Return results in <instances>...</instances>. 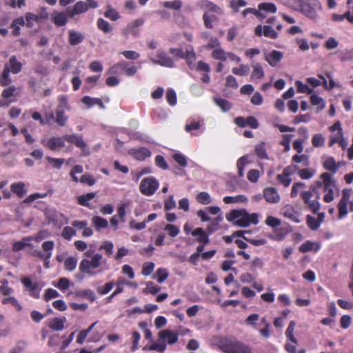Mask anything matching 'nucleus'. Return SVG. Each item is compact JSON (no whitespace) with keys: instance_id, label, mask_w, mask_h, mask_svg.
<instances>
[{"instance_id":"1","label":"nucleus","mask_w":353,"mask_h":353,"mask_svg":"<svg viewBox=\"0 0 353 353\" xmlns=\"http://www.w3.org/2000/svg\"><path fill=\"white\" fill-rule=\"evenodd\" d=\"M215 343L223 353H252L250 345L232 335L216 336Z\"/></svg>"},{"instance_id":"2","label":"nucleus","mask_w":353,"mask_h":353,"mask_svg":"<svg viewBox=\"0 0 353 353\" xmlns=\"http://www.w3.org/2000/svg\"><path fill=\"white\" fill-rule=\"evenodd\" d=\"M225 218L228 221L233 222L234 225L242 228L248 227L250 224L256 225L259 223L258 214H249L245 208L232 210L226 214Z\"/></svg>"},{"instance_id":"3","label":"nucleus","mask_w":353,"mask_h":353,"mask_svg":"<svg viewBox=\"0 0 353 353\" xmlns=\"http://www.w3.org/2000/svg\"><path fill=\"white\" fill-rule=\"evenodd\" d=\"M105 263L106 260L103 259V255L95 253L90 259H83L79 263V270L81 274L93 276L104 270L101 265Z\"/></svg>"},{"instance_id":"4","label":"nucleus","mask_w":353,"mask_h":353,"mask_svg":"<svg viewBox=\"0 0 353 353\" xmlns=\"http://www.w3.org/2000/svg\"><path fill=\"white\" fill-rule=\"evenodd\" d=\"M320 179L323 181V191L325 194L323 196L324 202L328 203L332 202L334 199V191L339 194V189L337 187L336 180L329 172H323L321 174Z\"/></svg>"},{"instance_id":"5","label":"nucleus","mask_w":353,"mask_h":353,"mask_svg":"<svg viewBox=\"0 0 353 353\" xmlns=\"http://www.w3.org/2000/svg\"><path fill=\"white\" fill-rule=\"evenodd\" d=\"M98 6L97 1L94 0L79 1L72 8H68L66 13L69 17L72 18L75 15L86 12L90 8L95 9Z\"/></svg>"},{"instance_id":"6","label":"nucleus","mask_w":353,"mask_h":353,"mask_svg":"<svg viewBox=\"0 0 353 353\" xmlns=\"http://www.w3.org/2000/svg\"><path fill=\"white\" fill-rule=\"evenodd\" d=\"M58 101L59 105L55 111L56 122L60 126H64L68 120V117L65 115V112L70 109L68 97L65 95H61Z\"/></svg>"},{"instance_id":"7","label":"nucleus","mask_w":353,"mask_h":353,"mask_svg":"<svg viewBox=\"0 0 353 353\" xmlns=\"http://www.w3.org/2000/svg\"><path fill=\"white\" fill-rule=\"evenodd\" d=\"M159 186V181L154 176L144 178L140 183L139 190L145 196H152Z\"/></svg>"},{"instance_id":"8","label":"nucleus","mask_w":353,"mask_h":353,"mask_svg":"<svg viewBox=\"0 0 353 353\" xmlns=\"http://www.w3.org/2000/svg\"><path fill=\"white\" fill-rule=\"evenodd\" d=\"M312 196L313 193L311 190L302 191L301 192V197L308 210L315 214L319 210L321 205L318 201L319 196H316V199L312 200Z\"/></svg>"},{"instance_id":"9","label":"nucleus","mask_w":353,"mask_h":353,"mask_svg":"<svg viewBox=\"0 0 353 353\" xmlns=\"http://www.w3.org/2000/svg\"><path fill=\"white\" fill-rule=\"evenodd\" d=\"M63 139L70 143L74 144L77 148H81L83 156H88L90 154V149L87 147V144L83 141L81 136L75 134H65Z\"/></svg>"},{"instance_id":"10","label":"nucleus","mask_w":353,"mask_h":353,"mask_svg":"<svg viewBox=\"0 0 353 353\" xmlns=\"http://www.w3.org/2000/svg\"><path fill=\"white\" fill-rule=\"evenodd\" d=\"M65 139L62 137H52L48 140H42L41 144L52 151H58L65 146Z\"/></svg>"},{"instance_id":"11","label":"nucleus","mask_w":353,"mask_h":353,"mask_svg":"<svg viewBox=\"0 0 353 353\" xmlns=\"http://www.w3.org/2000/svg\"><path fill=\"white\" fill-rule=\"evenodd\" d=\"M197 6L205 12L208 13H214L217 15L223 14V9L213 2L208 0H201L197 2Z\"/></svg>"},{"instance_id":"12","label":"nucleus","mask_w":353,"mask_h":353,"mask_svg":"<svg viewBox=\"0 0 353 353\" xmlns=\"http://www.w3.org/2000/svg\"><path fill=\"white\" fill-rule=\"evenodd\" d=\"M156 57L157 59H152V61L157 64L167 68H174L175 66L174 60L162 50L157 52Z\"/></svg>"},{"instance_id":"13","label":"nucleus","mask_w":353,"mask_h":353,"mask_svg":"<svg viewBox=\"0 0 353 353\" xmlns=\"http://www.w3.org/2000/svg\"><path fill=\"white\" fill-rule=\"evenodd\" d=\"M128 153L136 160L139 161H144L152 154L151 151L146 147H140L138 148H131L128 150Z\"/></svg>"},{"instance_id":"14","label":"nucleus","mask_w":353,"mask_h":353,"mask_svg":"<svg viewBox=\"0 0 353 353\" xmlns=\"http://www.w3.org/2000/svg\"><path fill=\"white\" fill-rule=\"evenodd\" d=\"M254 34L257 37L264 35L265 37L276 39L278 37V32L270 26L258 25L254 30Z\"/></svg>"},{"instance_id":"15","label":"nucleus","mask_w":353,"mask_h":353,"mask_svg":"<svg viewBox=\"0 0 353 353\" xmlns=\"http://www.w3.org/2000/svg\"><path fill=\"white\" fill-rule=\"evenodd\" d=\"M293 173V168L291 165L285 167L281 174H279L276 176L278 181L282 184L284 187H288L291 182L292 178L290 177Z\"/></svg>"},{"instance_id":"16","label":"nucleus","mask_w":353,"mask_h":353,"mask_svg":"<svg viewBox=\"0 0 353 353\" xmlns=\"http://www.w3.org/2000/svg\"><path fill=\"white\" fill-rule=\"evenodd\" d=\"M159 338L160 341H167L168 344L173 345L178 341V334L174 332L165 329L159 332Z\"/></svg>"},{"instance_id":"17","label":"nucleus","mask_w":353,"mask_h":353,"mask_svg":"<svg viewBox=\"0 0 353 353\" xmlns=\"http://www.w3.org/2000/svg\"><path fill=\"white\" fill-rule=\"evenodd\" d=\"M42 251L37 252V257L39 258L41 261L46 257H51L52 254V250L54 248V243L53 241H44L41 245Z\"/></svg>"},{"instance_id":"18","label":"nucleus","mask_w":353,"mask_h":353,"mask_svg":"<svg viewBox=\"0 0 353 353\" xmlns=\"http://www.w3.org/2000/svg\"><path fill=\"white\" fill-rule=\"evenodd\" d=\"M265 201L271 203H276L280 201V196L276 189L273 187L266 188L263 190Z\"/></svg>"},{"instance_id":"19","label":"nucleus","mask_w":353,"mask_h":353,"mask_svg":"<svg viewBox=\"0 0 353 353\" xmlns=\"http://www.w3.org/2000/svg\"><path fill=\"white\" fill-rule=\"evenodd\" d=\"M283 57V54L281 52L274 50L269 54L265 55V59L272 67H275Z\"/></svg>"},{"instance_id":"20","label":"nucleus","mask_w":353,"mask_h":353,"mask_svg":"<svg viewBox=\"0 0 353 353\" xmlns=\"http://www.w3.org/2000/svg\"><path fill=\"white\" fill-rule=\"evenodd\" d=\"M323 167L325 170L334 174L340 168V162L336 163L334 157H330L323 163Z\"/></svg>"},{"instance_id":"21","label":"nucleus","mask_w":353,"mask_h":353,"mask_svg":"<svg viewBox=\"0 0 353 353\" xmlns=\"http://www.w3.org/2000/svg\"><path fill=\"white\" fill-rule=\"evenodd\" d=\"M300 9L301 12L308 18L315 19L317 16L316 10L308 3L301 1Z\"/></svg>"},{"instance_id":"22","label":"nucleus","mask_w":353,"mask_h":353,"mask_svg":"<svg viewBox=\"0 0 353 353\" xmlns=\"http://www.w3.org/2000/svg\"><path fill=\"white\" fill-rule=\"evenodd\" d=\"M192 235L194 236H198L196 241L199 243L208 244L210 242L209 234L203 230L201 228H196L192 231Z\"/></svg>"},{"instance_id":"23","label":"nucleus","mask_w":353,"mask_h":353,"mask_svg":"<svg viewBox=\"0 0 353 353\" xmlns=\"http://www.w3.org/2000/svg\"><path fill=\"white\" fill-rule=\"evenodd\" d=\"M85 39V36L75 30H71L68 31V41L71 46H77L80 44Z\"/></svg>"},{"instance_id":"24","label":"nucleus","mask_w":353,"mask_h":353,"mask_svg":"<svg viewBox=\"0 0 353 353\" xmlns=\"http://www.w3.org/2000/svg\"><path fill=\"white\" fill-rule=\"evenodd\" d=\"M67 15L63 12H54L52 14V21L58 27L63 26L68 22Z\"/></svg>"},{"instance_id":"25","label":"nucleus","mask_w":353,"mask_h":353,"mask_svg":"<svg viewBox=\"0 0 353 353\" xmlns=\"http://www.w3.org/2000/svg\"><path fill=\"white\" fill-rule=\"evenodd\" d=\"M10 190L19 198H23L27 192L25 188V183L23 182H16L12 183L10 185Z\"/></svg>"},{"instance_id":"26","label":"nucleus","mask_w":353,"mask_h":353,"mask_svg":"<svg viewBox=\"0 0 353 353\" xmlns=\"http://www.w3.org/2000/svg\"><path fill=\"white\" fill-rule=\"evenodd\" d=\"M288 233V230L285 228H279L274 230L273 234H268L267 236L272 240L276 241H283Z\"/></svg>"},{"instance_id":"27","label":"nucleus","mask_w":353,"mask_h":353,"mask_svg":"<svg viewBox=\"0 0 353 353\" xmlns=\"http://www.w3.org/2000/svg\"><path fill=\"white\" fill-rule=\"evenodd\" d=\"M216 14L214 13H208V12H205L203 15V19L204 22L205 26L208 29H212L213 28V23L218 22L219 18Z\"/></svg>"},{"instance_id":"28","label":"nucleus","mask_w":353,"mask_h":353,"mask_svg":"<svg viewBox=\"0 0 353 353\" xmlns=\"http://www.w3.org/2000/svg\"><path fill=\"white\" fill-rule=\"evenodd\" d=\"M47 219L49 223H52L54 225H62V220H65V216L63 214L53 211L50 212L48 216Z\"/></svg>"},{"instance_id":"29","label":"nucleus","mask_w":353,"mask_h":353,"mask_svg":"<svg viewBox=\"0 0 353 353\" xmlns=\"http://www.w3.org/2000/svg\"><path fill=\"white\" fill-rule=\"evenodd\" d=\"M8 65L10 68V72L13 74L19 73L21 71L23 67L22 63L17 60L16 56L14 55L10 58Z\"/></svg>"},{"instance_id":"30","label":"nucleus","mask_w":353,"mask_h":353,"mask_svg":"<svg viewBox=\"0 0 353 353\" xmlns=\"http://www.w3.org/2000/svg\"><path fill=\"white\" fill-rule=\"evenodd\" d=\"M10 68L8 63L4 65L2 73L0 74V85L3 87L8 86L12 83V79L10 77Z\"/></svg>"},{"instance_id":"31","label":"nucleus","mask_w":353,"mask_h":353,"mask_svg":"<svg viewBox=\"0 0 353 353\" xmlns=\"http://www.w3.org/2000/svg\"><path fill=\"white\" fill-rule=\"evenodd\" d=\"M65 321V317H55L49 322L48 326L52 330L61 331L64 328V323Z\"/></svg>"},{"instance_id":"32","label":"nucleus","mask_w":353,"mask_h":353,"mask_svg":"<svg viewBox=\"0 0 353 353\" xmlns=\"http://www.w3.org/2000/svg\"><path fill=\"white\" fill-rule=\"evenodd\" d=\"M81 101L88 108H91L94 105H99L102 109L105 108L103 103L100 98H92L89 96H84L81 99Z\"/></svg>"},{"instance_id":"33","label":"nucleus","mask_w":353,"mask_h":353,"mask_svg":"<svg viewBox=\"0 0 353 353\" xmlns=\"http://www.w3.org/2000/svg\"><path fill=\"white\" fill-rule=\"evenodd\" d=\"M252 72L251 74V79L252 80L261 79L264 77V71L259 63H254L252 64Z\"/></svg>"},{"instance_id":"34","label":"nucleus","mask_w":353,"mask_h":353,"mask_svg":"<svg viewBox=\"0 0 353 353\" xmlns=\"http://www.w3.org/2000/svg\"><path fill=\"white\" fill-rule=\"evenodd\" d=\"M96 195V192H89L85 194L80 195L77 197V203L80 205L90 208L89 201L93 199Z\"/></svg>"},{"instance_id":"35","label":"nucleus","mask_w":353,"mask_h":353,"mask_svg":"<svg viewBox=\"0 0 353 353\" xmlns=\"http://www.w3.org/2000/svg\"><path fill=\"white\" fill-rule=\"evenodd\" d=\"M92 223L97 231H100L101 229L106 228L108 225V221L99 216H94L92 218Z\"/></svg>"},{"instance_id":"36","label":"nucleus","mask_w":353,"mask_h":353,"mask_svg":"<svg viewBox=\"0 0 353 353\" xmlns=\"http://www.w3.org/2000/svg\"><path fill=\"white\" fill-rule=\"evenodd\" d=\"M213 101L216 105H218L223 112H228L232 108V104L227 99H223L219 97H214Z\"/></svg>"},{"instance_id":"37","label":"nucleus","mask_w":353,"mask_h":353,"mask_svg":"<svg viewBox=\"0 0 353 353\" xmlns=\"http://www.w3.org/2000/svg\"><path fill=\"white\" fill-rule=\"evenodd\" d=\"M295 321H291L288 325V327L285 331V336L288 338V340H290L291 342H292L294 344L297 343V340L294 336V331L295 328Z\"/></svg>"},{"instance_id":"38","label":"nucleus","mask_w":353,"mask_h":353,"mask_svg":"<svg viewBox=\"0 0 353 353\" xmlns=\"http://www.w3.org/2000/svg\"><path fill=\"white\" fill-rule=\"evenodd\" d=\"M49 236V232L46 230H40L34 236H26L25 240L30 241H34L36 242H40L43 239H46Z\"/></svg>"},{"instance_id":"39","label":"nucleus","mask_w":353,"mask_h":353,"mask_svg":"<svg viewBox=\"0 0 353 353\" xmlns=\"http://www.w3.org/2000/svg\"><path fill=\"white\" fill-rule=\"evenodd\" d=\"M166 349V345L165 341L161 343H155L150 345L149 346H145L143 347L144 350H150V351H157L161 353H163Z\"/></svg>"},{"instance_id":"40","label":"nucleus","mask_w":353,"mask_h":353,"mask_svg":"<svg viewBox=\"0 0 353 353\" xmlns=\"http://www.w3.org/2000/svg\"><path fill=\"white\" fill-rule=\"evenodd\" d=\"M26 239V236L22 238L21 241L14 242L12 245V251L18 252L23 250L26 247L32 246V244L28 243L30 241L25 240Z\"/></svg>"},{"instance_id":"41","label":"nucleus","mask_w":353,"mask_h":353,"mask_svg":"<svg viewBox=\"0 0 353 353\" xmlns=\"http://www.w3.org/2000/svg\"><path fill=\"white\" fill-rule=\"evenodd\" d=\"M77 265V259L74 256L68 257L64 261V268L66 271L72 272L74 271Z\"/></svg>"},{"instance_id":"42","label":"nucleus","mask_w":353,"mask_h":353,"mask_svg":"<svg viewBox=\"0 0 353 353\" xmlns=\"http://www.w3.org/2000/svg\"><path fill=\"white\" fill-rule=\"evenodd\" d=\"M254 151H255V153H256V156L259 158H260L261 159H268V154L266 152V149H265V143L264 142H261V143L257 144L255 146Z\"/></svg>"},{"instance_id":"43","label":"nucleus","mask_w":353,"mask_h":353,"mask_svg":"<svg viewBox=\"0 0 353 353\" xmlns=\"http://www.w3.org/2000/svg\"><path fill=\"white\" fill-rule=\"evenodd\" d=\"M97 26V28L104 33H109L112 30V27L110 24L102 18L98 19Z\"/></svg>"},{"instance_id":"44","label":"nucleus","mask_w":353,"mask_h":353,"mask_svg":"<svg viewBox=\"0 0 353 353\" xmlns=\"http://www.w3.org/2000/svg\"><path fill=\"white\" fill-rule=\"evenodd\" d=\"M114 244L112 241H105L99 246V250H103L107 256H110L113 253Z\"/></svg>"},{"instance_id":"45","label":"nucleus","mask_w":353,"mask_h":353,"mask_svg":"<svg viewBox=\"0 0 353 353\" xmlns=\"http://www.w3.org/2000/svg\"><path fill=\"white\" fill-rule=\"evenodd\" d=\"M196 200L202 205H208L212 202L210 194L206 192L199 193L196 196Z\"/></svg>"},{"instance_id":"46","label":"nucleus","mask_w":353,"mask_h":353,"mask_svg":"<svg viewBox=\"0 0 353 353\" xmlns=\"http://www.w3.org/2000/svg\"><path fill=\"white\" fill-rule=\"evenodd\" d=\"M297 173L301 179H309L314 176L315 170L312 168H303L299 169Z\"/></svg>"},{"instance_id":"47","label":"nucleus","mask_w":353,"mask_h":353,"mask_svg":"<svg viewBox=\"0 0 353 353\" xmlns=\"http://www.w3.org/2000/svg\"><path fill=\"white\" fill-rule=\"evenodd\" d=\"M258 11L275 13L277 10L276 6L272 3H261L258 6Z\"/></svg>"},{"instance_id":"48","label":"nucleus","mask_w":353,"mask_h":353,"mask_svg":"<svg viewBox=\"0 0 353 353\" xmlns=\"http://www.w3.org/2000/svg\"><path fill=\"white\" fill-rule=\"evenodd\" d=\"M349 201H343V200H341L339 201L338 205H337V208H338V210H339V219H342L343 218L344 216H345L347 213H348V211H347V203Z\"/></svg>"},{"instance_id":"49","label":"nucleus","mask_w":353,"mask_h":353,"mask_svg":"<svg viewBox=\"0 0 353 353\" xmlns=\"http://www.w3.org/2000/svg\"><path fill=\"white\" fill-rule=\"evenodd\" d=\"M2 303L3 305L12 304L17 311L20 312L22 310V306L19 303L18 300L14 296H9L3 299Z\"/></svg>"},{"instance_id":"50","label":"nucleus","mask_w":353,"mask_h":353,"mask_svg":"<svg viewBox=\"0 0 353 353\" xmlns=\"http://www.w3.org/2000/svg\"><path fill=\"white\" fill-rule=\"evenodd\" d=\"M228 52H225L222 48H219L214 50L212 52V57L214 59L225 61L227 60Z\"/></svg>"},{"instance_id":"51","label":"nucleus","mask_w":353,"mask_h":353,"mask_svg":"<svg viewBox=\"0 0 353 353\" xmlns=\"http://www.w3.org/2000/svg\"><path fill=\"white\" fill-rule=\"evenodd\" d=\"M123 68H125V61H121L113 65L108 71V74H119L122 72H124Z\"/></svg>"},{"instance_id":"52","label":"nucleus","mask_w":353,"mask_h":353,"mask_svg":"<svg viewBox=\"0 0 353 353\" xmlns=\"http://www.w3.org/2000/svg\"><path fill=\"white\" fill-rule=\"evenodd\" d=\"M310 103L313 105L319 106V110H323L325 108L323 99L316 94H313L310 96Z\"/></svg>"},{"instance_id":"53","label":"nucleus","mask_w":353,"mask_h":353,"mask_svg":"<svg viewBox=\"0 0 353 353\" xmlns=\"http://www.w3.org/2000/svg\"><path fill=\"white\" fill-rule=\"evenodd\" d=\"M232 72L235 75L246 76L250 72V68L247 65L241 64L238 68H233Z\"/></svg>"},{"instance_id":"54","label":"nucleus","mask_w":353,"mask_h":353,"mask_svg":"<svg viewBox=\"0 0 353 353\" xmlns=\"http://www.w3.org/2000/svg\"><path fill=\"white\" fill-rule=\"evenodd\" d=\"M79 182L83 184H87L89 186H92L95 184L96 179L92 174L85 173L81 176Z\"/></svg>"},{"instance_id":"55","label":"nucleus","mask_w":353,"mask_h":353,"mask_svg":"<svg viewBox=\"0 0 353 353\" xmlns=\"http://www.w3.org/2000/svg\"><path fill=\"white\" fill-rule=\"evenodd\" d=\"M161 290V288L155 285L153 282L149 281L146 284V288L143 289V293H150L152 294H156Z\"/></svg>"},{"instance_id":"56","label":"nucleus","mask_w":353,"mask_h":353,"mask_svg":"<svg viewBox=\"0 0 353 353\" xmlns=\"http://www.w3.org/2000/svg\"><path fill=\"white\" fill-rule=\"evenodd\" d=\"M306 223L307 226L312 230H316L320 227L319 221L311 215H307Z\"/></svg>"},{"instance_id":"57","label":"nucleus","mask_w":353,"mask_h":353,"mask_svg":"<svg viewBox=\"0 0 353 353\" xmlns=\"http://www.w3.org/2000/svg\"><path fill=\"white\" fill-rule=\"evenodd\" d=\"M173 159L181 167H185L188 164L186 157L180 152H176L172 155Z\"/></svg>"},{"instance_id":"58","label":"nucleus","mask_w":353,"mask_h":353,"mask_svg":"<svg viewBox=\"0 0 353 353\" xmlns=\"http://www.w3.org/2000/svg\"><path fill=\"white\" fill-rule=\"evenodd\" d=\"M183 59H185L186 60V63L188 65V66L190 68H193V63L195 61V59H196V54H195V52H194L193 49H192L191 50H186L185 54H184V58Z\"/></svg>"},{"instance_id":"59","label":"nucleus","mask_w":353,"mask_h":353,"mask_svg":"<svg viewBox=\"0 0 353 353\" xmlns=\"http://www.w3.org/2000/svg\"><path fill=\"white\" fill-rule=\"evenodd\" d=\"M25 19L26 21V26L28 28H32L34 26V22L39 23L36 14L32 12H26L25 14Z\"/></svg>"},{"instance_id":"60","label":"nucleus","mask_w":353,"mask_h":353,"mask_svg":"<svg viewBox=\"0 0 353 353\" xmlns=\"http://www.w3.org/2000/svg\"><path fill=\"white\" fill-rule=\"evenodd\" d=\"M155 276L157 277V282L159 283H162L168 277V272L165 268H159L155 273Z\"/></svg>"},{"instance_id":"61","label":"nucleus","mask_w":353,"mask_h":353,"mask_svg":"<svg viewBox=\"0 0 353 353\" xmlns=\"http://www.w3.org/2000/svg\"><path fill=\"white\" fill-rule=\"evenodd\" d=\"M297 92L299 93H307L311 94L313 92V89L310 88L307 84H304L301 81H296L295 82Z\"/></svg>"},{"instance_id":"62","label":"nucleus","mask_w":353,"mask_h":353,"mask_svg":"<svg viewBox=\"0 0 353 353\" xmlns=\"http://www.w3.org/2000/svg\"><path fill=\"white\" fill-rule=\"evenodd\" d=\"M164 230L172 238L176 237L180 232L179 228L172 224H167L164 228Z\"/></svg>"},{"instance_id":"63","label":"nucleus","mask_w":353,"mask_h":353,"mask_svg":"<svg viewBox=\"0 0 353 353\" xmlns=\"http://www.w3.org/2000/svg\"><path fill=\"white\" fill-rule=\"evenodd\" d=\"M312 144L315 148L322 147L325 144V138L321 134H315L312 137Z\"/></svg>"},{"instance_id":"64","label":"nucleus","mask_w":353,"mask_h":353,"mask_svg":"<svg viewBox=\"0 0 353 353\" xmlns=\"http://www.w3.org/2000/svg\"><path fill=\"white\" fill-rule=\"evenodd\" d=\"M154 263L153 262H145L142 266L141 273L143 276L150 275L154 268Z\"/></svg>"}]
</instances>
